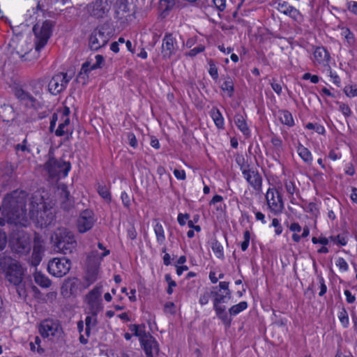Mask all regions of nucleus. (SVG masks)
Segmentation results:
<instances>
[{
  "label": "nucleus",
  "mask_w": 357,
  "mask_h": 357,
  "mask_svg": "<svg viewBox=\"0 0 357 357\" xmlns=\"http://www.w3.org/2000/svg\"><path fill=\"white\" fill-rule=\"evenodd\" d=\"M28 194L22 190H15L5 195L2 202V214L7 222L26 227L29 225L26 204Z\"/></svg>",
  "instance_id": "obj_1"
},
{
  "label": "nucleus",
  "mask_w": 357,
  "mask_h": 357,
  "mask_svg": "<svg viewBox=\"0 0 357 357\" xmlns=\"http://www.w3.org/2000/svg\"><path fill=\"white\" fill-rule=\"evenodd\" d=\"M29 215L36 225L41 228L52 225L55 220L54 211L45 205L39 194H34L31 198Z\"/></svg>",
  "instance_id": "obj_2"
},
{
  "label": "nucleus",
  "mask_w": 357,
  "mask_h": 357,
  "mask_svg": "<svg viewBox=\"0 0 357 357\" xmlns=\"http://www.w3.org/2000/svg\"><path fill=\"white\" fill-rule=\"evenodd\" d=\"M53 26L54 23L51 20H45L41 24L37 23L33 26V31L35 35L36 49L34 52L29 51L20 55L23 61H31L38 58V52L45 46L52 35Z\"/></svg>",
  "instance_id": "obj_3"
},
{
  "label": "nucleus",
  "mask_w": 357,
  "mask_h": 357,
  "mask_svg": "<svg viewBox=\"0 0 357 357\" xmlns=\"http://www.w3.org/2000/svg\"><path fill=\"white\" fill-rule=\"evenodd\" d=\"M51 240L57 251L64 255L71 253L77 245L74 234L65 228L56 229Z\"/></svg>",
  "instance_id": "obj_4"
},
{
  "label": "nucleus",
  "mask_w": 357,
  "mask_h": 357,
  "mask_svg": "<svg viewBox=\"0 0 357 357\" xmlns=\"http://www.w3.org/2000/svg\"><path fill=\"white\" fill-rule=\"evenodd\" d=\"M0 268L10 284L16 283L23 278L24 274L22 265L17 260L8 256L0 258Z\"/></svg>",
  "instance_id": "obj_5"
},
{
  "label": "nucleus",
  "mask_w": 357,
  "mask_h": 357,
  "mask_svg": "<svg viewBox=\"0 0 357 357\" xmlns=\"http://www.w3.org/2000/svg\"><path fill=\"white\" fill-rule=\"evenodd\" d=\"M9 245L13 252L27 255L31 249V237L24 230H14L10 236Z\"/></svg>",
  "instance_id": "obj_6"
},
{
  "label": "nucleus",
  "mask_w": 357,
  "mask_h": 357,
  "mask_svg": "<svg viewBox=\"0 0 357 357\" xmlns=\"http://www.w3.org/2000/svg\"><path fill=\"white\" fill-rule=\"evenodd\" d=\"M217 287L212 288V294L213 296V310L215 312L217 317L223 322V324L229 327L231 324V319L229 317L227 312L226 307L223 303H227L231 297V291L227 293H219L216 291Z\"/></svg>",
  "instance_id": "obj_7"
},
{
  "label": "nucleus",
  "mask_w": 357,
  "mask_h": 357,
  "mask_svg": "<svg viewBox=\"0 0 357 357\" xmlns=\"http://www.w3.org/2000/svg\"><path fill=\"white\" fill-rule=\"evenodd\" d=\"M45 169L52 178H64L70 169V163L50 158L45 165Z\"/></svg>",
  "instance_id": "obj_8"
},
{
  "label": "nucleus",
  "mask_w": 357,
  "mask_h": 357,
  "mask_svg": "<svg viewBox=\"0 0 357 357\" xmlns=\"http://www.w3.org/2000/svg\"><path fill=\"white\" fill-rule=\"evenodd\" d=\"M71 267V261L66 257H55L49 261L48 272L54 277L61 278L66 275Z\"/></svg>",
  "instance_id": "obj_9"
},
{
  "label": "nucleus",
  "mask_w": 357,
  "mask_h": 357,
  "mask_svg": "<svg viewBox=\"0 0 357 357\" xmlns=\"http://www.w3.org/2000/svg\"><path fill=\"white\" fill-rule=\"evenodd\" d=\"M266 200L270 211L274 215L282 213L284 206L282 195L275 188H268L266 193Z\"/></svg>",
  "instance_id": "obj_10"
},
{
  "label": "nucleus",
  "mask_w": 357,
  "mask_h": 357,
  "mask_svg": "<svg viewBox=\"0 0 357 357\" xmlns=\"http://www.w3.org/2000/svg\"><path fill=\"white\" fill-rule=\"evenodd\" d=\"M70 79L71 77L68 76L67 73H59L51 78L47 90L52 95L57 96L66 89Z\"/></svg>",
  "instance_id": "obj_11"
},
{
  "label": "nucleus",
  "mask_w": 357,
  "mask_h": 357,
  "mask_svg": "<svg viewBox=\"0 0 357 357\" xmlns=\"http://www.w3.org/2000/svg\"><path fill=\"white\" fill-rule=\"evenodd\" d=\"M110 10L107 0H96L87 6L88 13L96 18L105 17Z\"/></svg>",
  "instance_id": "obj_12"
},
{
  "label": "nucleus",
  "mask_w": 357,
  "mask_h": 357,
  "mask_svg": "<svg viewBox=\"0 0 357 357\" xmlns=\"http://www.w3.org/2000/svg\"><path fill=\"white\" fill-rule=\"evenodd\" d=\"M102 285L98 284L86 296V303L89 305L91 312L93 314H97L101 309L100 296L102 291Z\"/></svg>",
  "instance_id": "obj_13"
},
{
  "label": "nucleus",
  "mask_w": 357,
  "mask_h": 357,
  "mask_svg": "<svg viewBox=\"0 0 357 357\" xmlns=\"http://www.w3.org/2000/svg\"><path fill=\"white\" fill-rule=\"evenodd\" d=\"M109 40V36L101 29H95L89 38V45L91 50H98L105 46Z\"/></svg>",
  "instance_id": "obj_14"
},
{
  "label": "nucleus",
  "mask_w": 357,
  "mask_h": 357,
  "mask_svg": "<svg viewBox=\"0 0 357 357\" xmlns=\"http://www.w3.org/2000/svg\"><path fill=\"white\" fill-rule=\"evenodd\" d=\"M146 357H155L158 354L159 348L155 338L150 334L144 335L139 341Z\"/></svg>",
  "instance_id": "obj_15"
},
{
  "label": "nucleus",
  "mask_w": 357,
  "mask_h": 357,
  "mask_svg": "<svg viewBox=\"0 0 357 357\" xmlns=\"http://www.w3.org/2000/svg\"><path fill=\"white\" fill-rule=\"evenodd\" d=\"M61 331V328L57 321L52 319H46L41 322L39 331L43 337L55 336Z\"/></svg>",
  "instance_id": "obj_16"
},
{
  "label": "nucleus",
  "mask_w": 357,
  "mask_h": 357,
  "mask_svg": "<svg viewBox=\"0 0 357 357\" xmlns=\"http://www.w3.org/2000/svg\"><path fill=\"white\" fill-rule=\"evenodd\" d=\"M95 222L93 212L90 210L82 211L77 220V229L80 233L90 230Z\"/></svg>",
  "instance_id": "obj_17"
},
{
  "label": "nucleus",
  "mask_w": 357,
  "mask_h": 357,
  "mask_svg": "<svg viewBox=\"0 0 357 357\" xmlns=\"http://www.w3.org/2000/svg\"><path fill=\"white\" fill-rule=\"evenodd\" d=\"M242 174L245 179L255 190L259 191L261 190L262 178L257 171L250 168L248 165V169H243Z\"/></svg>",
  "instance_id": "obj_18"
},
{
  "label": "nucleus",
  "mask_w": 357,
  "mask_h": 357,
  "mask_svg": "<svg viewBox=\"0 0 357 357\" xmlns=\"http://www.w3.org/2000/svg\"><path fill=\"white\" fill-rule=\"evenodd\" d=\"M177 43L172 34H165L162 39V55L165 59H169L176 52Z\"/></svg>",
  "instance_id": "obj_19"
},
{
  "label": "nucleus",
  "mask_w": 357,
  "mask_h": 357,
  "mask_svg": "<svg viewBox=\"0 0 357 357\" xmlns=\"http://www.w3.org/2000/svg\"><path fill=\"white\" fill-rule=\"evenodd\" d=\"M100 262V261L96 259L89 260V257H88L87 271L85 276V279L88 282L87 286L91 285L98 280Z\"/></svg>",
  "instance_id": "obj_20"
},
{
  "label": "nucleus",
  "mask_w": 357,
  "mask_h": 357,
  "mask_svg": "<svg viewBox=\"0 0 357 357\" xmlns=\"http://www.w3.org/2000/svg\"><path fill=\"white\" fill-rule=\"evenodd\" d=\"M17 165L11 162H3L0 165V178L4 183L14 178Z\"/></svg>",
  "instance_id": "obj_21"
},
{
  "label": "nucleus",
  "mask_w": 357,
  "mask_h": 357,
  "mask_svg": "<svg viewBox=\"0 0 357 357\" xmlns=\"http://www.w3.org/2000/svg\"><path fill=\"white\" fill-rule=\"evenodd\" d=\"M58 192L60 196L61 207L65 211H69L73 207L74 201L70 196V192L67 190V186L61 184L58 187Z\"/></svg>",
  "instance_id": "obj_22"
},
{
  "label": "nucleus",
  "mask_w": 357,
  "mask_h": 357,
  "mask_svg": "<svg viewBox=\"0 0 357 357\" xmlns=\"http://www.w3.org/2000/svg\"><path fill=\"white\" fill-rule=\"evenodd\" d=\"M277 9L286 15L289 16L294 20H299L301 18V15L298 10L289 5L287 1L280 0Z\"/></svg>",
  "instance_id": "obj_23"
},
{
  "label": "nucleus",
  "mask_w": 357,
  "mask_h": 357,
  "mask_svg": "<svg viewBox=\"0 0 357 357\" xmlns=\"http://www.w3.org/2000/svg\"><path fill=\"white\" fill-rule=\"evenodd\" d=\"M11 284L15 287L19 298L23 300H26L28 296V289L29 287H31L33 290L37 289L36 287L32 285L31 282L24 280V278Z\"/></svg>",
  "instance_id": "obj_24"
},
{
  "label": "nucleus",
  "mask_w": 357,
  "mask_h": 357,
  "mask_svg": "<svg viewBox=\"0 0 357 357\" xmlns=\"http://www.w3.org/2000/svg\"><path fill=\"white\" fill-rule=\"evenodd\" d=\"M314 57L317 63L328 66L331 56L329 52L324 47H317L314 52Z\"/></svg>",
  "instance_id": "obj_25"
},
{
  "label": "nucleus",
  "mask_w": 357,
  "mask_h": 357,
  "mask_svg": "<svg viewBox=\"0 0 357 357\" xmlns=\"http://www.w3.org/2000/svg\"><path fill=\"white\" fill-rule=\"evenodd\" d=\"M15 95L17 99L24 102L28 106L34 107L37 103L36 99L31 94L22 89H16Z\"/></svg>",
  "instance_id": "obj_26"
},
{
  "label": "nucleus",
  "mask_w": 357,
  "mask_h": 357,
  "mask_svg": "<svg viewBox=\"0 0 357 357\" xmlns=\"http://www.w3.org/2000/svg\"><path fill=\"white\" fill-rule=\"evenodd\" d=\"M57 129L55 130V135L57 137H61L65 135H72L73 129L70 126V120L69 117L61 119Z\"/></svg>",
  "instance_id": "obj_27"
},
{
  "label": "nucleus",
  "mask_w": 357,
  "mask_h": 357,
  "mask_svg": "<svg viewBox=\"0 0 357 357\" xmlns=\"http://www.w3.org/2000/svg\"><path fill=\"white\" fill-rule=\"evenodd\" d=\"M33 278L35 282L42 288H48L50 287L52 282L51 280L40 271H36L33 273Z\"/></svg>",
  "instance_id": "obj_28"
},
{
  "label": "nucleus",
  "mask_w": 357,
  "mask_h": 357,
  "mask_svg": "<svg viewBox=\"0 0 357 357\" xmlns=\"http://www.w3.org/2000/svg\"><path fill=\"white\" fill-rule=\"evenodd\" d=\"M297 153L301 158L307 165H310L312 161V156L310 151L301 143L296 147Z\"/></svg>",
  "instance_id": "obj_29"
},
{
  "label": "nucleus",
  "mask_w": 357,
  "mask_h": 357,
  "mask_svg": "<svg viewBox=\"0 0 357 357\" xmlns=\"http://www.w3.org/2000/svg\"><path fill=\"white\" fill-rule=\"evenodd\" d=\"M284 185L291 203L295 204L294 194L298 195L299 190L296 187L294 183L291 181L285 180Z\"/></svg>",
  "instance_id": "obj_30"
},
{
  "label": "nucleus",
  "mask_w": 357,
  "mask_h": 357,
  "mask_svg": "<svg viewBox=\"0 0 357 357\" xmlns=\"http://www.w3.org/2000/svg\"><path fill=\"white\" fill-rule=\"evenodd\" d=\"M234 123H235L236 126L238 127V128L245 135H249L250 130L248 128V126L247 125L245 119H244L243 115H241L240 114H236L234 116Z\"/></svg>",
  "instance_id": "obj_31"
},
{
  "label": "nucleus",
  "mask_w": 357,
  "mask_h": 357,
  "mask_svg": "<svg viewBox=\"0 0 357 357\" xmlns=\"http://www.w3.org/2000/svg\"><path fill=\"white\" fill-rule=\"evenodd\" d=\"M210 115L218 128H224V119L218 109L215 107L212 108L210 112Z\"/></svg>",
  "instance_id": "obj_32"
},
{
  "label": "nucleus",
  "mask_w": 357,
  "mask_h": 357,
  "mask_svg": "<svg viewBox=\"0 0 357 357\" xmlns=\"http://www.w3.org/2000/svg\"><path fill=\"white\" fill-rule=\"evenodd\" d=\"M279 114V119L282 124L287 125L289 127L293 126L294 125L293 116L289 111H280Z\"/></svg>",
  "instance_id": "obj_33"
},
{
  "label": "nucleus",
  "mask_w": 357,
  "mask_h": 357,
  "mask_svg": "<svg viewBox=\"0 0 357 357\" xmlns=\"http://www.w3.org/2000/svg\"><path fill=\"white\" fill-rule=\"evenodd\" d=\"M98 247L99 249L104 250V252L100 255L97 251H92L88 257L89 260L96 259L100 261L104 257L109 254V250H107L101 243H98Z\"/></svg>",
  "instance_id": "obj_34"
},
{
  "label": "nucleus",
  "mask_w": 357,
  "mask_h": 357,
  "mask_svg": "<svg viewBox=\"0 0 357 357\" xmlns=\"http://www.w3.org/2000/svg\"><path fill=\"white\" fill-rule=\"evenodd\" d=\"M154 232L156 236L157 241L159 244L162 245L165 241V236L162 225L157 222L154 226Z\"/></svg>",
  "instance_id": "obj_35"
},
{
  "label": "nucleus",
  "mask_w": 357,
  "mask_h": 357,
  "mask_svg": "<svg viewBox=\"0 0 357 357\" xmlns=\"http://www.w3.org/2000/svg\"><path fill=\"white\" fill-rule=\"evenodd\" d=\"M221 89L222 91H226L229 97H232L234 91V82L232 79L228 77L222 84Z\"/></svg>",
  "instance_id": "obj_36"
},
{
  "label": "nucleus",
  "mask_w": 357,
  "mask_h": 357,
  "mask_svg": "<svg viewBox=\"0 0 357 357\" xmlns=\"http://www.w3.org/2000/svg\"><path fill=\"white\" fill-rule=\"evenodd\" d=\"M248 307L246 301H241L239 303L231 306L229 309V312L231 316H236Z\"/></svg>",
  "instance_id": "obj_37"
},
{
  "label": "nucleus",
  "mask_w": 357,
  "mask_h": 357,
  "mask_svg": "<svg viewBox=\"0 0 357 357\" xmlns=\"http://www.w3.org/2000/svg\"><path fill=\"white\" fill-rule=\"evenodd\" d=\"M211 248L215 256L219 259L224 257L223 247L217 240H213L211 243Z\"/></svg>",
  "instance_id": "obj_38"
},
{
  "label": "nucleus",
  "mask_w": 357,
  "mask_h": 357,
  "mask_svg": "<svg viewBox=\"0 0 357 357\" xmlns=\"http://www.w3.org/2000/svg\"><path fill=\"white\" fill-rule=\"evenodd\" d=\"M43 82L42 80H38L35 82L32 85V91L36 96L41 97L43 93Z\"/></svg>",
  "instance_id": "obj_39"
},
{
  "label": "nucleus",
  "mask_w": 357,
  "mask_h": 357,
  "mask_svg": "<svg viewBox=\"0 0 357 357\" xmlns=\"http://www.w3.org/2000/svg\"><path fill=\"white\" fill-rule=\"evenodd\" d=\"M143 328H144V326H142ZM130 330L134 333V335L137 337H139V341L141 340V338L144 337V335H147L144 329L141 328V326L139 325L133 324L130 326Z\"/></svg>",
  "instance_id": "obj_40"
},
{
  "label": "nucleus",
  "mask_w": 357,
  "mask_h": 357,
  "mask_svg": "<svg viewBox=\"0 0 357 357\" xmlns=\"http://www.w3.org/2000/svg\"><path fill=\"white\" fill-rule=\"evenodd\" d=\"M98 194L106 201H111V195L109 189L105 185H99L98 188Z\"/></svg>",
  "instance_id": "obj_41"
},
{
  "label": "nucleus",
  "mask_w": 357,
  "mask_h": 357,
  "mask_svg": "<svg viewBox=\"0 0 357 357\" xmlns=\"http://www.w3.org/2000/svg\"><path fill=\"white\" fill-rule=\"evenodd\" d=\"M175 5V0H160V8L163 11L171 10Z\"/></svg>",
  "instance_id": "obj_42"
},
{
  "label": "nucleus",
  "mask_w": 357,
  "mask_h": 357,
  "mask_svg": "<svg viewBox=\"0 0 357 357\" xmlns=\"http://www.w3.org/2000/svg\"><path fill=\"white\" fill-rule=\"evenodd\" d=\"M338 318L342 325L346 328L349 325V317L347 312L344 308L342 309L338 313Z\"/></svg>",
  "instance_id": "obj_43"
},
{
  "label": "nucleus",
  "mask_w": 357,
  "mask_h": 357,
  "mask_svg": "<svg viewBox=\"0 0 357 357\" xmlns=\"http://www.w3.org/2000/svg\"><path fill=\"white\" fill-rule=\"evenodd\" d=\"M342 36H343L347 40L349 45H352L354 43V36L351 31L347 28H343L342 29Z\"/></svg>",
  "instance_id": "obj_44"
},
{
  "label": "nucleus",
  "mask_w": 357,
  "mask_h": 357,
  "mask_svg": "<svg viewBox=\"0 0 357 357\" xmlns=\"http://www.w3.org/2000/svg\"><path fill=\"white\" fill-rule=\"evenodd\" d=\"M15 150L16 151H23V152H27L31 153V149L29 146L28 145L27 139L25 138L23 139L22 142L21 144H17L15 146Z\"/></svg>",
  "instance_id": "obj_45"
},
{
  "label": "nucleus",
  "mask_w": 357,
  "mask_h": 357,
  "mask_svg": "<svg viewBox=\"0 0 357 357\" xmlns=\"http://www.w3.org/2000/svg\"><path fill=\"white\" fill-rule=\"evenodd\" d=\"M211 296H213L212 289L211 291H205L202 294H201L199 303L202 305H206L208 303Z\"/></svg>",
  "instance_id": "obj_46"
},
{
  "label": "nucleus",
  "mask_w": 357,
  "mask_h": 357,
  "mask_svg": "<svg viewBox=\"0 0 357 357\" xmlns=\"http://www.w3.org/2000/svg\"><path fill=\"white\" fill-rule=\"evenodd\" d=\"M337 104L339 105V110L346 118L351 116L352 112L348 105L344 102H338Z\"/></svg>",
  "instance_id": "obj_47"
},
{
  "label": "nucleus",
  "mask_w": 357,
  "mask_h": 357,
  "mask_svg": "<svg viewBox=\"0 0 357 357\" xmlns=\"http://www.w3.org/2000/svg\"><path fill=\"white\" fill-rule=\"evenodd\" d=\"M306 128L310 130H314L319 134H324L325 132L324 127L317 123H308Z\"/></svg>",
  "instance_id": "obj_48"
},
{
  "label": "nucleus",
  "mask_w": 357,
  "mask_h": 357,
  "mask_svg": "<svg viewBox=\"0 0 357 357\" xmlns=\"http://www.w3.org/2000/svg\"><path fill=\"white\" fill-rule=\"evenodd\" d=\"M33 251L37 252H43L42 241L38 236L34 237Z\"/></svg>",
  "instance_id": "obj_49"
},
{
  "label": "nucleus",
  "mask_w": 357,
  "mask_h": 357,
  "mask_svg": "<svg viewBox=\"0 0 357 357\" xmlns=\"http://www.w3.org/2000/svg\"><path fill=\"white\" fill-rule=\"evenodd\" d=\"M85 324L86 327L94 328L97 324L96 314H92L91 316H87L85 319Z\"/></svg>",
  "instance_id": "obj_50"
},
{
  "label": "nucleus",
  "mask_w": 357,
  "mask_h": 357,
  "mask_svg": "<svg viewBox=\"0 0 357 357\" xmlns=\"http://www.w3.org/2000/svg\"><path fill=\"white\" fill-rule=\"evenodd\" d=\"M209 70L208 73L213 77V79H217L218 77V68L215 66V63L212 60H210L209 62Z\"/></svg>",
  "instance_id": "obj_51"
},
{
  "label": "nucleus",
  "mask_w": 357,
  "mask_h": 357,
  "mask_svg": "<svg viewBox=\"0 0 357 357\" xmlns=\"http://www.w3.org/2000/svg\"><path fill=\"white\" fill-rule=\"evenodd\" d=\"M335 264L337 266L339 267L340 270L343 271V272H345L348 270L349 268V266H348V264L347 262L346 261V260L342 257H339L336 261H335Z\"/></svg>",
  "instance_id": "obj_52"
},
{
  "label": "nucleus",
  "mask_w": 357,
  "mask_h": 357,
  "mask_svg": "<svg viewBox=\"0 0 357 357\" xmlns=\"http://www.w3.org/2000/svg\"><path fill=\"white\" fill-rule=\"evenodd\" d=\"M41 259H42V252H37L33 251V253L31 255V264L33 266H37L38 264H39Z\"/></svg>",
  "instance_id": "obj_53"
},
{
  "label": "nucleus",
  "mask_w": 357,
  "mask_h": 357,
  "mask_svg": "<svg viewBox=\"0 0 357 357\" xmlns=\"http://www.w3.org/2000/svg\"><path fill=\"white\" fill-rule=\"evenodd\" d=\"M317 278L319 280V283L320 284V292L319 293V296H323L327 291V287L325 284L324 279L321 275H318Z\"/></svg>",
  "instance_id": "obj_54"
},
{
  "label": "nucleus",
  "mask_w": 357,
  "mask_h": 357,
  "mask_svg": "<svg viewBox=\"0 0 357 357\" xmlns=\"http://www.w3.org/2000/svg\"><path fill=\"white\" fill-rule=\"evenodd\" d=\"M127 138L129 144L134 149L137 148L138 144L135 134L132 132H128L127 134Z\"/></svg>",
  "instance_id": "obj_55"
},
{
  "label": "nucleus",
  "mask_w": 357,
  "mask_h": 357,
  "mask_svg": "<svg viewBox=\"0 0 357 357\" xmlns=\"http://www.w3.org/2000/svg\"><path fill=\"white\" fill-rule=\"evenodd\" d=\"M96 63L91 66V70H94L101 66L104 61V58L102 55L98 54L95 56Z\"/></svg>",
  "instance_id": "obj_56"
},
{
  "label": "nucleus",
  "mask_w": 357,
  "mask_h": 357,
  "mask_svg": "<svg viewBox=\"0 0 357 357\" xmlns=\"http://www.w3.org/2000/svg\"><path fill=\"white\" fill-rule=\"evenodd\" d=\"M344 92H345L346 95L349 97L357 96V88H355L352 86H346L344 88Z\"/></svg>",
  "instance_id": "obj_57"
},
{
  "label": "nucleus",
  "mask_w": 357,
  "mask_h": 357,
  "mask_svg": "<svg viewBox=\"0 0 357 357\" xmlns=\"http://www.w3.org/2000/svg\"><path fill=\"white\" fill-rule=\"evenodd\" d=\"M7 244V236L6 233L0 229V250L5 248Z\"/></svg>",
  "instance_id": "obj_58"
},
{
  "label": "nucleus",
  "mask_w": 357,
  "mask_h": 357,
  "mask_svg": "<svg viewBox=\"0 0 357 357\" xmlns=\"http://www.w3.org/2000/svg\"><path fill=\"white\" fill-rule=\"evenodd\" d=\"M236 162L240 166V169L242 172H243V169H248V165H245V158L243 155H238L236 158Z\"/></svg>",
  "instance_id": "obj_59"
},
{
  "label": "nucleus",
  "mask_w": 357,
  "mask_h": 357,
  "mask_svg": "<svg viewBox=\"0 0 357 357\" xmlns=\"http://www.w3.org/2000/svg\"><path fill=\"white\" fill-rule=\"evenodd\" d=\"M204 50V47L203 45H199L197 47H195V48L192 49L188 54L190 56H195L197 54L202 52Z\"/></svg>",
  "instance_id": "obj_60"
},
{
  "label": "nucleus",
  "mask_w": 357,
  "mask_h": 357,
  "mask_svg": "<svg viewBox=\"0 0 357 357\" xmlns=\"http://www.w3.org/2000/svg\"><path fill=\"white\" fill-rule=\"evenodd\" d=\"M214 5L215 7L220 11L225 10L226 7L225 0H213Z\"/></svg>",
  "instance_id": "obj_61"
},
{
  "label": "nucleus",
  "mask_w": 357,
  "mask_h": 357,
  "mask_svg": "<svg viewBox=\"0 0 357 357\" xmlns=\"http://www.w3.org/2000/svg\"><path fill=\"white\" fill-rule=\"evenodd\" d=\"M190 216L188 214H182L179 213L178 215V222L181 225L183 226L185 225L186 221L189 219Z\"/></svg>",
  "instance_id": "obj_62"
},
{
  "label": "nucleus",
  "mask_w": 357,
  "mask_h": 357,
  "mask_svg": "<svg viewBox=\"0 0 357 357\" xmlns=\"http://www.w3.org/2000/svg\"><path fill=\"white\" fill-rule=\"evenodd\" d=\"M121 198L122 199V202L126 207H128L130 206V199L128 195L126 192H123L121 195Z\"/></svg>",
  "instance_id": "obj_63"
},
{
  "label": "nucleus",
  "mask_w": 357,
  "mask_h": 357,
  "mask_svg": "<svg viewBox=\"0 0 357 357\" xmlns=\"http://www.w3.org/2000/svg\"><path fill=\"white\" fill-rule=\"evenodd\" d=\"M344 294L346 296V300H347V303H353L355 302L356 297H355V296L352 295V294L351 293V291L349 290H345Z\"/></svg>",
  "instance_id": "obj_64"
}]
</instances>
